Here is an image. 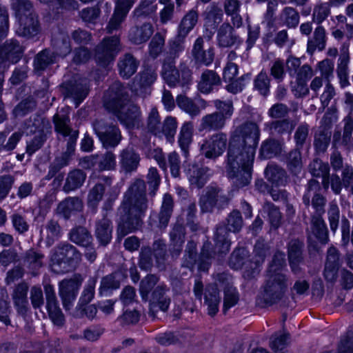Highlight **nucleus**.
<instances>
[{"label": "nucleus", "instance_id": "obj_2", "mask_svg": "<svg viewBox=\"0 0 353 353\" xmlns=\"http://www.w3.org/2000/svg\"><path fill=\"white\" fill-rule=\"evenodd\" d=\"M145 183L138 179L130 187L124 195L119 208L121 221L118 225V234L123 236L136 230L140 225L147 210Z\"/></svg>", "mask_w": 353, "mask_h": 353}, {"label": "nucleus", "instance_id": "obj_8", "mask_svg": "<svg viewBox=\"0 0 353 353\" xmlns=\"http://www.w3.org/2000/svg\"><path fill=\"white\" fill-rule=\"evenodd\" d=\"M20 27L17 32L24 37H32L39 31L37 19L31 12L32 4L28 0H13Z\"/></svg>", "mask_w": 353, "mask_h": 353}, {"label": "nucleus", "instance_id": "obj_3", "mask_svg": "<svg viewBox=\"0 0 353 353\" xmlns=\"http://www.w3.org/2000/svg\"><path fill=\"white\" fill-rule=\"evenodd\" d=\"M103 102L105 108L112 112L126 127H134L139 121L140 110L139 107L128 101L126 88L119 82H114L105 92Z\"/></svg>", "mask_w": 353, "mask_h": 353}, {"label": "nucleus", "instance_id": "obj_57", "mask_svg": "<svg viewBox=\"0 0 353 353\" xmlns=\"http://www.w3.org/2000/svg\"><path fill=\"white\" fill-rule=\"evenodd\" d=\"M21 137L22 134L21 132H14L8 139L6 144H4L6 135L4 133H0V152L2 151L9 152L14 150L21 139Z\"/></svg>", "mask_w": 353, "mask_h": 353}, {"label": "nucleus", "instance_id": "obj_12", "mask_svg": "<svg viewBox=\"0 0 353 353\" xmlns=\"http://www.w3.org/2000/svg\"><path fill=\"white\" fill-rule=\"evenodd\" d=\"M119 50L118 37L105 38L96 49L95 59L99 65H108L113 61Z\"/></svg>", "mask_w": 353, "mask_h": 353}, {"label": "nucleus", "instance_id": "obj_21", "mask_svg": "<svg viewBox=\"0 0 353 353\" xmlns=\"http://www.w3.org/2000/svg\"><path fill=\"white\" fill-rule=\"evenodd\" d=\"M140 160L139 154L132 149L123 150L119 154V165L121 170L125 173L135 171Z\"/></svg>", "mask_w": 353, "mask_h": 353}, {"label": "nucleus", "instance_id": "obj_46", "mask_svg": "<svg viewBox=\"0 0 353 353\" xmlns=\"http://www.w3.org/2000/svg\"><path fill=\"white\" fill-rule=\"evenodd\" d=\"M219 190L216 188H208L206 192L201 196L200 205L203 212L212 210L217 201Z\"/></svg>", "mask_w": 353, "mask_h": 353}, {"label": "nucleus", "instance_id": "obj_15", "mask_svg": "<svg viewBox=\"0 0 353 353\" xmlns=\"http://www.w3.org/2000/svg\"><path fill=\"white\" fill-rule=\"evenodd\" d=\"M93 128L103 147H115L119 143L121 133L115 125L106 126L102 121H96Z\"/></svg>", "mask_w": 353, "mask_h": 353}, {"label": "nucleus", "instance_id": "obj_49", "mask_svg": "<svg viewBox=\"0 0 353 353\" xmlns=\"http://www.w3.org/2000/svg\"><path fill=\"white\" fill-rule=\"evenodd\" d=\"M173 201L172 196L165 194L163 199L161 212L159 214V224L161 227H166L172 212Z\"/></svg>", "mask_w": 353, "mask_h": 353}, {"label": "nucleus", "instance_id": "obj_52", "mask_svg": "<svg viewBox=\"0 0 353 353\" xmlns=\"http://www.w3.org/2000/svg\"><path fill=\"white\" fill-rule=\"evenodd\" d=\"M330 13V6L327 2L318 1L313 8L312 21L321 24L328 17Z\"/></svg>", "mask_w": 353, "mask_h": 353}, {"label": "nucleus", "instance_id": "obj_56", "mask_svg": "<svg viewBox=\"0 0 353 353\" xmlns=\"http://www.w3.org/2000/svg\"><path fill=\"white\" fill-rule=\"evenodd\" d=\"M43 255L39 252L29 250L26 254L24 263L34 272L43 265Z\"/></svg>", "mask_w": 353, "mask_h": 353}, {"label": "nucleus", "instance_id": "obj_64", "mask_svg": "<svg viewBox=\"0 0 353 353\" xmlns=\"http://www.w3.org/2000/svg\"><path fill=\"white\" fill-rule=\"evenodd\" d=\"M47 243L50 245L55 239H58L61 234V229L58 223L54 221H50L46 227Z\"/></svg>", "mask_w": 353, "mask_h": 353}, {"label": "nucleus", "instance_id": "obj_17", "mask_svg": "<svg viewBox=\"0 0 353 353\" xmlns=\"http://www.w3.org/2000/svg\"><path fill=\"white\" fill-rule=\"evenodd\" d=\"M168 290L169 288L165 285L159 284L152 292L150 303V314L153 318L155 317L154 310L157 307L163 312L168 310L170 304V299L165 296V293Z\"/></svg>", "mask_w": 353, "mask_h": 353}, {"label": "nucleus", "instance_id": "obj_58", "mask_svg": "<svg viewBox=\"0 0 353 353\" xmlns=\"http://www.w3.org/2000/svg\"><path fill=\"white\" fill-rule=\"evenodd\" d=\"M159 281V277L154 274H150L145 276L140 283V293L142 299L148 300V296L151 290Z\"/></svg>", "mask_w": 353, "mask_h": 353}, {"label": "nucleus", "instance_id": "obj_7", "mask_svg": "<svg viewBox=\"0 0 353 353\" xmlns=\"http://www.w3.org/2000/svg\"><path fill=\"white\" fill-rule=\"evenodd\" d=\"M267 250L263 248V245L261 242H257L254 247L256 261L253 263L250 261L245 260L248 256V252L243 248L235 250L230 257V265L233 269L243 268L248 272L249 268L252 270L251 273H248L247 276H252L257 272V268L264 261Z\"/></svg>", "mask_w": 353, "mask_h": 353}, {"label": "nucleus", "instance_id": "obj_51", "mask_svg": "<svg viewBox=\"0 0 353 353\" xmlns=\"http://www.w3.org/2000/svg\"><path fill=\"white\" fill-rule=\"evenodd\" d=\"M70 239L76 244L88 247L90 243L92 236L85 228L77 227L70 232Z\"/></svg>", "mask_w": 353, "mask_h": 353}, {"label": "nucleus", "instance_id": "obj_34", "mask_svg": "<svg viewBox=\"0 0 353 353\" xmlns=\"http://www.w3.org/2000/svg\"><path fill=\"white\" fill-rule=\"evenodd\" d=\"M267 180L272 186L279 187L285 185L287 178L285 171L275 165H269L265 170Z\"/></svg>", "mask_w": 353, "mask_h": 353}, {"label": "nucleus", "instance_id": "obj_18", "mask_svg": "<svg viewBox=\"0 0 353 353\" xmlns=\"http://www.w3.org/2000/svg\"><path fill=\"white\" fill-rule=\"evenodd\" d=\"M54 121L55 124L56 131L58 132L59 133H61L65 137L69 136L72 133L68 145V154H72L74 149V143L78 137V132H72V130L69 126L70 119L68 116H61L59 114H57L54 117Z\"/></svg>", "mask_w": 353, "mask_h": 353}, {"label": "nucleus", "instance_id": "obj_61", "mask_svg": "<svg viewBox=\"0 0 353 353\" xmlns=\"http://www.w3.org/2000/svg\"><path fill=\"white\" fill-rule=\"evenodd\" d=\"M176 128L177 122L176 119L172 117H168L164 121L161 129V134H165L168 141L172 142Z\"/></svg>", "mask_w": 353, "mask_h": 353}, {"label": "nucleus", "instance_id": "obj_28", "mask_svg": "<svg viewBox=\"0 0 353 353\" xmlns=\"http://www.w3.org/2000/svg\"><path fill=\"white\" fill-rule=\"evenodd\" d=\"M153 32L152 25L150 23H145L141 26L131 28L128 36L129 39L135 44H141L147 41Z\"/></svg>", "mask_w": 353, "mask_h": 353}, {"label": "nucleus", "instance_id": "obj_23", "mask_svg": "<svg viewBox=\"0 0 353 353\" xmlns=\"http://www.w3.org/2000/svg\"><path fill=\"white\" fill-rule=\"evenodd\" d=\"M221 299L219 296L218 285L216 283L210 284L205 288L204 294V304L208 307L209 315L214 316L219 310Z\"/></svg>", "mask_w": 353, "mask_h": 353}, {"label": "nucleus", "instance_id": "obj_35", "mask_svg": "<svg viewBox=\"0 0 353 353\" xmlns=\"http://www.w3.org/2000/svg\"><path fill=\"white\" fill-rule=\"evenodd\" d=\"M184 228L179 225L174 226L170 233V251L173 257H176L180 254L184 243Z\"/></svg>", "mask_w": 353, "mask_h": 353}, {"label": "nucleus", "instance_id": "obj_6", "mask_svg": "<svg viewBox=\"0 0 353 353\" xmlns=\"http://www.w3.org/2000/svg\"><path fill=\"white\" fill-rule=\"evenodd\" d=\"M81 258L76 248L69 244L59 246L53 250L50 256V267L57 274L65 273L74 267Z\"/></svg>", "mask_w": 353, "mask_h": 353}, {"label": "nucleus", "instance_id": "obj_14", "mask_svg": "<svg viewBox=\"0 0 353 353\" xmlns=\"http://www.w3.org/2000/svg\"><path fill=\"white\" fill-rule=\"evenodd\" d=\"M153 257L156 259V264L161 268L165 257V243L162 241L154 243V253L148 248L141 250L140 254L139 266L141 269L149 270L153 265Z\"/></svg>", "mask_w": 353, "mask_h": 353}, {"label": "nucleus", "instance_id": "obj_33", "mask_svg": "<svg viewBox=\"0 0 353 353\" xmlns=\"http://www.w3.org/2000/svg\"><path fill=\"white\" fill-rule=\"evenodd\" d=\"M241 3L239 0H224L223 8L225 14L231 17V21L234 27L242 26L243 19L239 14Z\"/></svg>", "mask_w": 353, "mask_h": 353}, {"label": "nucleus", "instance_id": "obj_62", "mask_svg": "<svg viewBox=\"0 0 353 353\" xmlns=\"http://www.w3.org/2000/svg\"><path fill=\"white\" fill-rule=\"evenodd\" d=\"M288 339L289 334L285 332L275 333L270 338V347L274 352L282 350L285 347Z\"/></svg>", "mask_w": 353, "mask_h": 353}, {"label": "nucleus", "instance_id": "obj_20", "mask_svg": "<svg viewBox=\"0 0 353 353\" xmlns=\"http://www.w3.org/2000/svg\"><path fill=\"white\" fill-rule=\"evenodd\" d=\"M22 48L19 42L10 41L0 47V63H6L8 61L11 63H17L22 54Z\"/></svg>", "mask_w": 353, "mask_h": 353}, {"label": "nucleus", "instance_id": "obj_60", "mask_svg": "<svg viewBox=\"0 0 353 353\" xmlns=\"http://www.w3.org/2000/svg\"><path fill=\"white\" fill-rule=\"evenodd\" d=\"M148 130L155 135L160 136L161 134V125L159 113L156 108H152L149 114L148 119Z\"/></svg>", "mask_w": 353, "mask_h": 353}, {"label": "nucleus", "instance_id": "obj_36", "mask_svg": "<svg viewBox=\"0 0 353 353\" xmlns=\"http://www.w3.org/2000/svg\"><path fill=\"white\" fill-rule=\"evenodd\" d=\"M217 39L220 46L226 48L234 45L236 42L237 37L229 23H223L218 31Z\"/></svg>", "mask_w": 353, "mask_h": 353}, {"label": "nucleus", "instance_id": "obj_25", "mask_svg": "<svg viewBox=\"0 0 353 353\" xmlns=\"http://www.w3.org/2000/svg\"><path fill=\"white\" fill-rule=\"evenodd\" d=\"M350 54L347 49H343L338 59L336 74L339 84L342 88L350 85L348 65L350 63Z\"/></svg>", "mask_w": 353, "mask_h": 353}, {"label": "nucleus", "instance_id": "obj_63", "mask_svg": "<svg viewBox=\"0 0 353 353\" xmlns=\"http://www.w3.org/2000/svg\"><path fill=\"white\" fill-rule=\"evenodd\" d=\"M225 296L223 300V310H226L234 306L239 300V295L236 288L232 286H228L225 290Z\"/></svg>", "mask_w": 353, "mask_h": 353}, {"label": "nucleus", "instance_id": "obj_59", "mask_svg": "<svg viewBox=\"0 0 353 353\" xmlns=\"http://www.w3.org/2000/svg\"><path fill=\"white\" fill-rule=\"evenodd\" d=\"M213 105L217 110L216 112L221 114L225 119L228 120L231 118L234 112L233 104L231 101L216 99L213 101Z\"/></svg>", "mask_w": 353, "mask_h": 353}, {"label": "nucleus", "instance_id": "obj_53", "mask_svg": "<svg viewBox=\"0 0 353 353\" xmlns=\"http://www.w3.org/2000/svg\"><path fill=\"white\" fill-rule=\"evenodd\" d=\"M166 30L163 29L161 32L155 34L149 45V53L153 57L156 58L162 52L166 34Z\"/></svg>", "mask_w": 353, "mask_h": 353}, {"label": "nucleus", "instance_id": "obj_37", "mask_svg": "<svg viewBox=\"0 0 353 353\" xmlns=\"http://www.w3.org/2000/svg\"><path fill=\"white\" fill-rule=\"evenodd\" d=\"M112 231L110 221L108 218L103 217L97 222L96 236L101 244L106 245L110 242L112 238Z\"/></svg>", "mask_w": 353, "mask_h": 353}, {"label": "nucleus", "instance_id": "obj_41", "mask_svg": "<svg viewBox=\"0 0 353 353\" xmlns=\"http://www.w3.org/2000/svg\"><path fill=\"white\" fill-rule=\"evenodd\" d=\"M54 53L60 57H65L71 52L69 37L63 32H59L52 39Z\"/></svg>", "mask_w": 353, "mask_h": 353}, {"label": "nucleus", "instance_id": "obj_45", "mask_svg": "<svg viewBox=\"0 0 353 353\" xmlns=\"http://www.w3.org/2000/svg\"><path fill=\"white\" fill-rule=\"evenodd\" d=\"M204 16L206 23L216 28L221 22L223 14L221 8L215 3H212L206 8Z\"/></svg>", "mask_w": 353, "mask_h": 353}, {"label": "nucleus", "instance_id": "obj_48", "mask_svg": "<svg viewBox=\"0 0 353 353\" xmlns=\"http://www.w3.org/2000/svg\"><path fill=\"white\" fill-rule=\"evenodd\" d=\"M176 103L178 106L184 112L188 113L191 117L198 116L201 112V109L194 103L193 100L185 95H179L176 97Z\"/></svg>", "mask_w": 353, "mask_h": 353}, {"label": "nucleus", "instance_id": "obj_27", "mask_svg": "<svg viewBox=\"0 0 353 353\" xmlns=\"http://www.w3.org/2000/svg\"><path fill=\"white\" fill-rule=\"evenodd\" d=\"M28 290L26 284L21 283L17 286L12 295L14 306L21 315H25L28 310Z\"/></svg>", "mask_w": 353, "mask_h": 353}, {"label": "nucleus", "instance_id": "obj_24", "mask_svg": "<svg viewBox=\"0 0 353 353\" xmlns=\"http://www.w3.org/2000/svg\"><path fill=\"white\" fill-rule=\"evenodd\" d=\"M155 159L159 167L163 170H166L169 167L172 176L178 177L179 176L181 161L179 156L176 152H173L170 153L167 159L159 153L155 156Z\"/></svg>", "mask_w": 353, "mask_h": 353}, {"label": "nucleus", "instance_id": "obj_55", "mask_svg": "<svg viewBox=\"0 0 353 353\" xmlns=\"http://www.w3.org/2000/svg\"><path fill=\"white\" fill-rule=\"evenodd\" d=\"M82 208L81 201L77 198H68L58 205L57 210L65 216H69L73 210H79Z\"/></svg>", "mask_w": 353, "mask_h": 353}, {"label": "nucleus", "instance_id": "obj_40", "mask_svg": "<svg viewBox=\"0 0 353 353\" xmlns=\"http://www.w3.org/2000/svg\"><path fill=\"white\" fill-rule=\"evenodd\" d=\"M301 243L298 240H292L288 246V258L290 267L294 272L299 270L298 266L301 261Z\"/></svg>", "mask_w": 353, "mask_h": 353}, {"label": "nucleus", "instance_id": "obj_31", "mask_svg": "<svg viewBox=\"0 0 353 353\" xmlns=\"http://www.w3.org/2000/svg\"><path fill=\"white\" fill-rule=\"evenodd\" d=\"M326 45V32L322 26L316 27L314 31L312 37L307 41V50L312 54L316 50H323Z\"/></svg>", "mask_w": 353, "mask_h": 353}, {"label": "nucleus", "instance_id": "obj_38", "mask_svg": "<svg viewBox=\"0 0 353 353\" xmlns=\"http://www.w3.org/2000/svg\"><path fill=\"white\" fill-rule=\"evenodd\" d=\"M220 79L219 76L212 70H208L203 73L201 79L199 83V90L204 94L210 93L214 88L219 85Z\"/></svg>", "mask_w": 353, "mask_h": 353}, {"label": "nucleus", "instance_id": "obj_11", "mask_svg": "<svg viewBox=\"0 0 353 353\" xmlns=\"http://www.w3.org/2000/svg\"><path fill=\"white\" fill-rule=\"evenodd\" d=\"M200 150L208 159H214L221 156L228 145V137L223 132L215 133L200 143Z\"/></svg>", "mask_w": 353, "mask_h": 353}, {"label": "nucleus", "instance_id": "obj_43", "mask_svg": "<svg viewBox=\"0 0 353 353\" xmlns=\"http://www.w3.org/2000/svg\"><path fill=\"white\" fill-rule=\"evenodd\" d=\"M138 67V63L130 54H125L119 63V69L121 76L123 78H129L135 73Z\"/></svg>", "mask_w": 353, "mask_h": 353}, {"label": "nucleus", "instance_id": "obj_22", "mask_svg": "<svg viewBox=\"0 0 353 353\" xmlns=\"http://www.w3.org/2000/svg\"><path fill=\"white\" fill-rule=\"evenodd\" d=\"M192 56L196 63L208 66L213 62L214 53L213 48H211L204 50L203 39L201 37H199L194 43Z\"/></svg>", "mask_w": 353, "mask_h": 353}, {"label": "nucleus", "instance_id": "obj_19", "mask_svg": "<svg viewBox=\"0 0 353 353\" xmlns=\"http://www.w3.org/2000/svg\"><path fill=\"white\" fill-rule=\"evenodd\" d=\"M88 80L81 79L66 87V97L72 99L77 107L88 95Z\"/></svg>", "mask_w": 353, "mask_h": 353}, {"label": "nucleus", "instance_id": "obj_1", "mask_svg": "<svg viewBox=\"0 0 353 353\" xmlns=\"http://www.w3.org/2000/svg\"><path fill=\"white\" fill-rule=\"evenodd\" d=\"M260 139V129L253 122L236 126L231 132L228 151L226 171L238 187L247 185L252 178L256 148Z\"/></svg>", "mask_w": 353, "mask_h": 353}, {"label": "nucleus", "instance_id": "obj_30", "mask_svg": "<svg viewBox=\"0 0 353 353\" xmlns=\"http://www.w3.org/2000/svg\"><path fill=\"white\" fill-rule=\"evenodd\" d=\"M199 13L196 8L189 10L182 18L179 27V37H186L198 22Z\"/></svg>", "mask_w": 353, "mask_h": 353}, {"label": "nucleus", "instance_id": "obj_4", "mask_svg": "<svg viewBox=\"0 0 353 353\" xmlns=\"http://www.w3.org/2000/svg\"><path fill=\"white\" fill-rule=\"evenodd\" d=\"M285 264V254L277 252L269 267L268 278L264 287L263 297L268 304L272 305L279 301L287 290L286 277L281 272Z\"/></svg>", "mask_w": 353, "mask_h": 353}, {"label": "nucleus", "instance_id": "obj_54", "mask_svg": "<svg viewBox=\"0 0 353 353\" xmlns=\"http://www.w3.org/2000/svg\"><path fill=\"white\" fill-rule=\"evenodd\" d=\"M270 79L267 73L261 71L254 80V88L263 96H267L270 93Z\"/></svg>", "mask_w": 353, "mask_h": 353}, {"label": "nucleus", "instance_id": "obj_26", "mask_svg": "<svg viewBox=\"0 0 353 353\" xmlns=\"http://www.w3.org/2000/svg\"><path fill=\"white\" fill-rule=\"evenodd\" d=\"M227 119L221 114L216 112L208 114L202 117L199 130H219L225 125Z\"/></svg>", "mask_w": 353, "mask_h": 353}, {"label": "nucleus", "instance_id": "obj_50", "mask_svg": "<svg viewBox=\"0 0 353 353\" xmlns=\"http://www.w3.org/2000/svg\"><path fill=\"white\" fill-rule=\"evenodd\" d=\"M56 61V56L54 53L45 50L39 53L36 57L34 65V70L37 72H41L45 70L49 65L54 63Z\"/></svg>", "mask_w": 353, "mask_h": 353}, {"label": "nucleus", "instance_id": "obj_42", "mask_svg": "<svg viewBox=\"0 0 353 353\" xmlns=\"http://www.w3.org/2000/svg\"><path fill=\"white\" fill-rule=\"evenodd\" d=\"M310 170L314 176L323 178V185L325 189L329 187L328 174L330 168L327 163H323L320 160H314L310 165Z\"/></svg>", "mask_w": 353, "mask_h": 353}, {"label": "nucleus", "instance_id": "obj_9", "mask_svg": "<svg viewBox=\"0 0 353 353\" xmlns=\"http://www.w3.org/2000/svg\"><path fill=\"white\" fill-rule=\"evenodd\" d=\"M161 77L170 87L180 85L185 87L192 82V72L185 65H181L179 70L175 67L174 60L164 61L161 70Z\"/></svg>", "mask_w": 353, "mask_h": 353}, {"label": "nucleus", "instance_id": "obj_13", "mask_svg": "<svg viewBox=\"0 0 353 353\" xmlns=\"http://www.w3.org/2000/svg\"><path fill=\"white\" fill-rule=\"evenodd\" d=\"M82 279L80 276H74L70 279L63 280L59 283V294L61 298L63 307L68 310L76 299Z\"/></svg>", "mask_w": 353, "mask_h": 353}, {"label": "nucleus", "instance_id": "obj_39", "mask_svg": "<svg viewBox=\"0 0 353 353\" xmlns=\"http://www.w3.org/2000/svg\"><path fill=\"white\" fill-rule=\"evenodd\" d=\"M157 77V74L154 70L152 68L145 70L141 73L139 79L133 82L132 90L139 94V88L142 89L150 86L156 81Z\"/></svg>", "mask_w": 353, "mask_h": 353}, {"label": "nucleus", "instance_id": "obj_29", "mask_svg": "<svg viewBox=\"0 0 353 353\" xmlns=\"http://www.w3.org/2000/svg\"><path fill=\"white\" fill-rule=\"evenodd\" d=\"M210 170L208 168H199L192 165L187 170V175L192 185L196 188H201L206 183L210 175Z\"/></svg>", "mask_w": 353, "mask_h": 353}, {"label": "nucleus", "instance_id": "obj_10", "mask_svg": "<svg viewBox=\"0 0 353 353\" xmlns=\"http://www.w3.org/2000/svg\"><path fill=\"white\" fill-rule=\"evenodd\" d=\"M243 223L241 214L239 211L234 210L228 219V226H219L215 234L216 248L220 253H226L229 251L230 241L228 239V230L236 232L240 230Z\"/></svg>", "mask_w": 353, "mask_h": 353}, {"label": "nucleus", "instance_id": "obj_44", "mask_svg": "<svg viewBox=\"0 0 353 353\" xmlns=\"http://www.w3.org/2000/svg\"><path fill=\"white\" fill-rule=\"evenodd\" d=\"M278 20L283 26L295 28L299 23V14L294 8L285 7L280 13Z\"/></svg>", "mask_w": 353, "mask_h": 353}, {"label": "nucleus", "instance_id": "obj_47", "mask_svg": "<svg viewBox=\"0 0 353 353\" xmlns=\"http://www.w3.org/2000/svg\"><path fill=\"white\" fill-rule=\"evenodd\" d=\"M85 179V174L80 170H75L69 173L64 185V190L70 192L79 188Z\"/></svg>", "mask_w": 353, "mask_h": 353}, {"label": "nucleus", "instance_id": "obj_16", "mask_svg": "<svg viewBox=\"0 0 353 353\" xmlns=\"http://www.w3.org/2000/svg\"><path fill=\"white\" fill-rule=\"evenodd\" d=\"M115 8L114 14L107 26L109 33L119 28L121 23L125 20L128 13L134 5L133 0H114Z\"/></svg>", "mask_w": 353, "mask_h": 353}, {"label": "nucleus", "instance_id": "obj_32", "mask_svg": "<svg viewBox=\"0 0 353 353\" xmlns=\"http://www.w3.org/2000/svg\"><path fill=\"white\" fill-rule=\"evenodd\" d=\"M193 128L192 122H185L179 132L178 143L185 157L189 154V147L192 141Z\"/></svg>", "mask_w": 353, "mask_h": 353}, {"label": "nucleus", "instance_id": "obj_5", "mask_svg": "<svg viewBox=\"0 0 353 353\" xmlns=\"http://www.w3.org/2000/svg\"><path fill=\"white\" fill-rule=\"evenodd\" d=\"M319 183L312 179L309 181L305 193L303 197V203L309 206L310 196L313 195L312 205L319 215L324 212L325 198L318 194L320 190ZM312 232L315 237L322 243L327 241V230L323 219L320 216H313L312 219Z\"/></svg>", "mask_w": 353, "mask_h": 353}]
</instances>
